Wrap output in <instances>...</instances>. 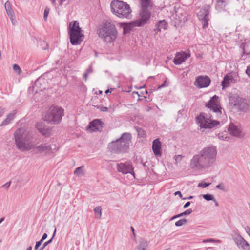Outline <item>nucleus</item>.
Returning a JSON list of instances; mask_svg holds the SVG:
<instances>
[{"label":"nucleus","mask_w":250,"mask_h":250,"mask_svg":"<svg viewBox=\"0 0 250 250\" xmlns=\"http://www.w3.org/2000/svg\"><path fill=\"white\" fill-rule=\"evenodd\" d=\"M217 149L213 146H208L203 148L198 154L194 155L190 161L192 168L203 169L211 166L215 161Z\"/></svg>","instance_id":"1"},{"label":"nucleus","mask_w":250,"mask_h":250,"mask_svg":"<svg viewBox=\"0 0 250 250\" xmlns=\"http://www.w3.org/2000/svg\"><path fill=\"white\" fill-rule=\"evenodd\" d=\"M131 138L130 133H124L120 138L109 143L108 148L112 153H114L126 152L129 149Z\"/></svg>","instance_id":"2"},{"label":"nucleus","mask_w":250,"mask_h":250,"mask_svg":"<svg viewBox=\"0 0 250 250\" xmlns=\"http://www.w3.org/2000/svg\"><path fill=\"white\" fill-rule=\"evenodd\" d=\"M99 37L107 43L113 42L117 36V31L115 25L106 21L102 23L97 30Z\"/></svg>","instance_id":"3"},{"label":"nucleus","mask_w":250,"mask_h":250,"mask_svg":"<svg viewBox=\"0 0 250 250\" xmlns=\"http://www.w3.org/2000/svg\"><path fill=\"white\" fill-rule=\"evenodd\" d=\"M64 110L61 106L52 105L49 107L45 113L43 119L44 121L53 125H58L62 121L64 115Z\"/></svg>","instance_id":"4"},{"label":"nucleus","mask_w":250,"mask_h":250,"mask_svg":"<svg viewBox=\"0 0 250 250\" xmlns=\"http://www.w3.org/2000/svg\"><path fill=\"white\" fill-rule=\"evenodd\" d=\"M70 42L72 45L80 44L83 40L84 35L82 33L81 28L77 21H72L70 22L68 28Z\"/></svg>","instance_id":"5"},{"label":"nucleus","mask_w":250,"mask_h":250,"mask_svg":"<svg viewBox=\"0 0 250 250\" xmlns=\"http://www.w3.org/2000/svg\"><path fill=\"white\" fill-rule=\"evenodd\" d=\"M112 12L121 18H128L132 12L129 5L119 0H114L110 4Z\"/></svg>","instance_id":"6"},{"label":"nucleus","mask_w":250,"mask_h":250,"mask_svg":"<svg viewBox=\"0 0 250 250\" xmlns=\"http://www.w3.org/2000/svg\"><path fill=\"white\" fill-rule=\"evenodd\" d=\"M25 131L23 128L17 129L14 133V138L16 147L18 149L24 151L31 148L30 141L24 136Z\"/></svg>","instance_id":"7"},{"label":"nucleus","mask_w":250,"mask_h":250,"mask_svg":"<svg viewBox=\"0 0 250 250\" xmlns=\"http://www.w3.org/2000/svg\"><path fill=\"white\" fill-rule=\"evenodd\" d=\"M197 122L200 124L201 128L205 129H211L220 125L219 121L214 120L212 116L209 114L205 113H200V115L196 118Z\"/></svg>","instance_id":"8"},{"label":"nucleus","mask_w":250,"mask_h":250,"mask_svg":"<svg viewBox=\"0 0 250 250\" xmlns=\"http://www.w3.org/2000/svg\"><path fill=\"white\" fill-rule=\"evenodd\" d=\"M229 103L242 111L246 110L248 108L247 100L240 97L239 95H230L229 98Z\"/></svg>","instance_id":"9"},{"label":"nucleus","mask_w":250,"mask_h":250,"mask_svg":"<svg viewBox=\"0 0 250 250\" xmlns=\"http://www.w3.org/2000/svg\"><path fill=\"white\" fill-rule=\"evenodd\" d=\"M207 106L215 113L218 118H221L222 115V108L220 105V100L216 95L210 99L207 104Z\"/></svg>","instance_id":"10"},{"label":"nucleus","mask_w":250,"mask_h":250,"mask_svg":"<svg viewBox=\"0 0 250 250\" xmlns=\"http://www.w3.org/2000/svg\"><path fill=\"white\" fill-rule=\"evenodd\" d=\"M45 90L49 92L47 81L43 76H42L36 80L34 85H32V92H34L35 94H38L41 92H45Z\"/></svg>","instance_id":"11"},{"label":"nucleus","mask_w":250,"mask_h":250,"mask_svg":"<svg viewBox=\"0 0 250 250\" xmlns=\"http://www.w3.org/2000/svg\"><path fill=\"white\" fill-rule=\"evenodd\" d=\"M151 13L149 9H141L140 12V18L136 20L135 23L137 26H142L146 24L149 20Z\"/></svg>","instance_id":"12"},{"label":"nucleus","mask_w":250,"mask_h":250,"mask_svg":"<svg viewBox=\"0 0 250 250\" xmlns=\"http://www.w3.org/2000/svg\"><path fill=\"white\" fill-rule=\"evenodd\" d=\"M211 80L208 76H199L196 78L194 85L199 88H204L208 86L210 83Z\"/></svg>","instance_id":"13"},{"label":"nucleus","mask_w":250,"mask_h":250,"mask_svg":"<svg viewBox=\"0 0 250 250\" xmlns=\"http://www.w3.org/2000/svg\"><path fill=\"white\" fill-rule=\"evenodd\" d=\"M117 170L119 172H122L123 174L127 173H131L134 177H135V173L133 171V168L131 164L126 163H120L117 164Z\"/></svg>","instance_id":"14"},{"label":"nucleus","mask_w":250,"mask_h":250,"mask_svg":"<svg viewBox=\"0 0 250 250\" xmlns=\"http://www.w3.org/2000/svg\"><path fill=\"white\" fill-rule=\"evenodd\" d=\"M104 127V124L100 119H95L89 124V128L92 131H100Z\"/></svg>","instance_id":"15"},{"label":"nucleus","mask_w":250,"mask_h":250,"mask_svg":"<svg viewBox=\"0 0 250 250\" xmlns=\"http://www.w3.org/2000/svg\"><path fill=\"white\" fill-rule=\"evenodd\" d=\"M51 150V146L47 144H42L37 146L32 145V153L48 152Z\"/></svg>","instance_id":"16"},{"label":"nucleus","mask_w":250,"mask_h":250,"mask_svg":"<svg viewBox=\"0 0 250 250\" xmlns=\"http://www.w3.org/2000/svg\"><path fill=\"white\" fill-rule=\"evenodd\" d=\"M36 127L45 137H49L51 134V128L50 127L45 128L43 122L38 123L36 125Z\"/></svg>","instance_id":"17"},{"label":"nucleus","mask_w":250,"mask_h":250,"mask_svg":"<svg viewBox=\"0 0 250 250\" xmlns=\"http://www.w3.org/2000/svg\"><path fill=\"white\" fill-rule=\"evenodd\" d=\"M152 147L154 154L156 156H161L162 154L161 143L159 139H156L153 141Z\"/></svg>","instance_id":"18"},{"label":"nucleus","mask_w":250,"mask_h":250,"mask_svg":"<svg viewBox=\"0 0 250 250\" xmlns=\"http://www.w3.org/2000/svg\"><path fill=\"white\" fill-rule=\"evenodd\" d=\"M210 6L209 5H205L201 9L200 11L197 14L198 18L201 20L208 17L209 13Z\"/></svg>","instance_id":"19"},{"label":"nucleus","mask_w":250,"mask_h":250,"mask_svg":"<svg viewBox=\"0 0 250 250\" xmlns=\"http://www.w3.org/2000/svg\"><path fill=\"white\" fill-rule=\"evenodd\" d=\"M168 27V23L165 20L158 21L155 26L153 31L155 34L160 32L162 29L166 30Z\"/></svg>","instance_id":"20"},{"label":"nucleus","mask_w":250,"mask_h":250,"mask_svg":"<svg viewBox=\"0 0 250 250\" xmlns=\"http://www.w3.org/2000/svg\"><path fill=\"white\" fill-rule=\"evenodd\" d=\"M190 56V55H188L185 53L182 54L177 53L173 60V62L175 64L179 65L181 64L182 62H184Z\"/></svg>","instance_id":"21"},{"label":"nucleus","mask_w":250,"mask_h":250,"mask_svg":"<svg viewBox=\"0 0 250 250\" xmlns=\"http://www.w3.org/2000/svg\"><path fill=\"white\" fill-rule=\"evenodd\" d=\"M229 133L236 137L241 136L242 130L240 128L235 126L234 124H231L228 128Z\"/></svg>","instance_id":"22"},{"label":"nucleus","mask_w":250,"mask_h":250,"mask_svg":"<svg viewBox=\"0 0 250 250\" xmlns=\"http://www.w3.org/2000/svg\"><path fill=\"white\" fill-rule=\"evenodd\" d=\"M233 79L230 74L225 75L221 82L223 89L228 87L229 83L233 82Z\"/></svg>","instance_id":"23"},{"label":"nucleus","mask_w":250,"mask_h":250,"mask_svg":"<svg viewBox=\"0 0 250 250\" xmlns=\"http://www.w3.org/2000/svg\"><path fill=\"white\" fill-rule=\"evenodd\" d=\"M229 0H217L215 8L219 11L224 10L227 4L229 3Z\"/></svg>","instance_id":"24"},{"label":"nucleus","mask_w":250,"mask_h":250,"mask_svg":"<svg viewBox=\"0 0 250 250\" xmlns=\"http://www.w3.org/2000/svg\"><path fill=\"white\" fill-rule=\"evenodd\" d=\"M5 8L6 11L7 15L9 16L10 19H12L14 17L15 14L13 10L11 3L9 0H7L5 3Z\"/></svg>","instance_id":"25"},{"label":"nucleus","mask_w":250,"mask_h":250,"mask_svg":"<svg viewBox=\"0 0 250 250\" xmlns=\"http://www.w3.org/2000/svg\"><path fill=\"white\" fill-rule=\"evenodd\" d=\"M148 247V242L146 240L141 239L139 245L135 248L134 250H146Z\"/></svg>","instance_id":"26"},{"label":"nucleus","mask_w":250,"mask_h":250,"mask_svg":"<svg viewBox=\"0 0 250 250\" xmlns=\"http://www.w3.org/2000/svg\"><path fill=\"white\" fill-rule=\"evenodd\" d=\"M15 114L16 111H14V112L8 114L7 116V118L2 122L1 126H5L8 125L10 123V122L14 119Z\"/></svg>","instance_id":"27"},{"label":"nucleus","mask_w":250,"mask_h":250,"mask_svg":"<svg viewBox=\"0 0 250 250\" xmlns=\"http://www.w3.org/2000/svg\"><path fill=\"white\" fill-rule=\"evenodd\" d=\"M141 9H149L151 7V0H140Z\"/></svg>","instance_id":"28"},{"label":"nucleus","mask_w":250,"mask_h":250,"mask_svg":"<svg viewBox=\"0 0 250 250\" xmlns=\"http://www.w3.org/2000/svg\"><path fill=\"white\" fill-rule=\"evenodd\" d=\"M192 212V210L191 209H188L186 211H185L184 212L181 213H180L179 214H177V215H175L174 216H173V217H172L170 219V221H171V220H173L177 218H179V217H182L183 216H186V215H189Z\"/></svg>","instance_id":"29"},{"label":"nucleus","mask_w":250,"mask_h":250,"mask_svg":"<svg viewBox=\"0 0 250 250\" xmlns=\"http://www.w3.org/2000/svg\"><path fill=\"white\" fill-rule=\"evenodd\" d=\"M138 101H144V102H148L152 100V98L150 97V95H147V96L145 95H137Z\"/></svg>","instance_id":"30"},{"label":"nucleus","mask_w":250,"mask_h":250,"mask_svg":"<svg viewBox=\"0 0 250 250\" xmlns=\"http://www.w3.org/2000/svg\"><path fill=\"white\" fill-rule=\"evenodd\" d=\"M238 247L242 250H250V245L245 240L239 245Z\"/></svg>","instance_id":"31"},{"label":"nucleus","mask_w":250,"mask_h":250,"mask_svg":"<svg viewBox=\"0 0 250 250\" xmlns=\"http://www.w3.org/2000/svg\"><path fill=\"white\" fill-rule=\"evenodd\" d=\"M233 239L238 247L245 240L240 235H237L234 236Z\"/></svg>","instance_id":"32"},{"label":"nucleus","mask_w":250,"mask_h":250,"mask_svg":"<svg viewBox=\"0 0 250 250\" xmlns=\"http://www.w3.org/2000/svg\"><path fill=\"white\" fill-rule=\"evenodd\" d=\"M136 131L139 137L145 138L146 136V131L140 127H137Z\"/></svg>","instance_id":"33"},{"label":"nucleus","mask_w":250,"mask_h":250,"mask_svg":"<svg viewBox=\"0 0 250 250\" xmlns=\"http://www.w3.org/2000/svg\"><path fill=\"white\" fill-rule=\"evenodd\" d=\"M56 231V229H55L52 237L50 239H49L48 241L44 243V244L39 249V250H43L45 248V247H46L48 244H49L50 243H51L52 242L53 238L54 236L55 235Z\"/></svg>","instance_id":"34"},{"label":"nucleus","mask_w":250,"mask_h":250,"mask_svg":"<svg viewBox=\"0 0 250 250\" xmlns=\"http://www.w3.org/2000/svg\"><path fill=\"white\" fill-rule=\"evenodd\" d=\"M83 167L81 166L76 168L74 171V174L78 176H81L83 174Z\"/></svg>","instance_id":"35"},{"label":"nucleus","mask_w":250,"mask_h":250,"mask_svg":"<svg viewBox=\"0 0 250 250\" xmlns=\"http://www.w3.org/2000/svg\"><path fill=\"white\" fill-rule=\"evenodd\" d=\"M101 208L100 206H97L94 209V212L95 214H97L98 216L96 217L97 218H101L102 216Z\"/></svg>","instance_id":"36"},{"label":"nucleus","mask_w":250,"mask_h":250,"mask_svg":"<svg viewBox=\"0 0 250 250\" xmlns=\"http://www.w3.org/2000/svg\"><path fill=\"white\" fill-rule=\"evenodd\" d=\"M38 43L43 50H45L48 48V44L45 41L40 40Z\"/></svg>","instance_id":"37"},{"label":"nucleus","mask_w":250,"mask_h":250,"mask_svg":"<svg viewBox=\"0 0 250 250\" xmlns=\"http://www.w3.org/2000/svg\"><path fill=\"white\" fill-rule=\"evenodd\" d=\"M13 69L14 71V72L18 75H20L21 72V68L17 64H14L13 65Z\"/></svg>","instance_id":"38"},{"label":"nucleus","mask_w":250,"mask_h":250,"mask_svg":"<svg viewBox=\"0 0 250 250\" xmlns=\"http://www.w3.org/2000/svg\"><path fill=\"white\" fill-rule=\"evenodd\" d=\"M187 222V220L186 219H182L178 220L175 223V225L176 227H180L183 225L185 223Z\"/></svg>","instance_id":"39"},{"label":"nucleus","mask_w":250,"mask_h":250,"mask_svg":"<svg viewBox=\"0 0 250 250\" xmlns=\"http://www.w3.org/2000/svg\"><path fill=\"white\" fill-rule=\"evenodd\" d=\"M204 199L207 201H211L214 200V196L213 195L207 194L202 195Z\"/></svg>","instance_id":"40"},{"label":"nucleus","mask_w":250,"mask_h":250,"mask_svg":"<svg viewBox=\"0 0 250 250\" xmlns=\"http://www.w3.org/2000/svg\"><path fill=\"white\" fill-rule=\"evenodd\" d=\"M201 20L202 21V27L203 29H205L208 26V21L209 20V18L208 17L207 18L203 19Z\"/></svg>","instance_id":"41"},{"label":"nucleus","mask_w":250,"mask_h":250,"mask_svg":"<svg viewBox=\"0 0 250 250\" xmlns=\"http://www.w3.org/2000/svg\"><path fill=\"white\" fill-rule=\"evenodd\" d=\"M246 46V43L245 42H242L240 44V48L242 50V53H243V55H242V57L244 55H248L249 54V53H247L245 51Z\"/></svg>","instance_id":"42"},{"label":"nucleus","mask_w":250,"mask_h":250,"mask_svg":"<svg viewBox=\"0 0 250 250\" xmlns=\"http://www.w3.org/2000/svg\"><path fill=\"white\" fill-rule=\"evenodd\" d=\"M216 188L219 189H220L222 191H226V188L224 184L223 183H220L218 185L216 186Z\"/></svg>","instance_id":"43"},{"label":"nucleus","mask_w":250,"mask_h":250,"mask_svg":"<svg viewBox=\"0 0 250 250\" xmlns=\"http://www.w3.org/2000/svg\"><path fill=\"white\" fill-rule=\"evenodd\" d=\"M210 185L209 183H201L198 184L199 187H202V188H206Z\"/></svg>","instance_id":"44"},{"label":"nucleus","mask_w":250,"mask_h":250,"mask_svg":"<svg viewBox=\"0 0 250 250\" xmlns=\"http://www.w3.org/2000/svg\"><path fill=\"white\" fill-rule=\"evenodd\" d=\"M11 183V181H9L8 182H7L6 183H5V184L3 185L1 188L8 189L9 188V187L10 186Z\"/></svg>","instance_id":"45"},{"label":"nucleus","mask_w":250,"mask_h":250,"mask_svg":"<svg viewBox=\"0 0 250 250\" xmlns=\"http://www.w3.org/2000/svg\"><path fill=\"white\" fill-rule=\"evenodd\" d=\"M42 243V241H41V240L37 242L36 245L35 246L34 250H38L39 247H40L41 246Z\"/></svg>","instance_id":"46"},{"label":"nucleus","mask_w":250,"mask_h":250,"mask_svg":"<svg viewBox=\"0 0 250 250\" xmlns=\"http://www.w3.org/2000/svg\"><path fill=\"white\" fill-rule=\"evenodd\" d=\"M85 72L88 74H90L93 72V67L92 64L89 66V67L86 70Z\"/></svg>","instance_id":"47"},{"label":"nucleus","mask_w":250,"mask_h":250,"mask_svg":"<svg viewBox=\"0 0 250 250\" xmlns=\"http://www.w3.org/2000/svg\"><path fill=\"white\" fill-rule=\"evenodd\" d=\"M49 9L48 8H45L44 10V15H43V17H44V18L45 19V20H46L47 19V16L49 14Z\"/></svg>","instance_id":"48"},{"label":"nucleus","mask_w":250,"mask_h":250,"mask_svg":"<svg viewBox=\"0 0 250 250\" xmlns=\"http://www.w3.org/2000/svg\"><path fill=\"white\" fill-rule=\"evenodd\" d=\"M131 30V28L127 26L124 27V34H125L127 33H128Z\"/></svg>","instance_id":"49"},{"label":"nucleus","mask_w":250,"mask_h":250,"mask_svg":"<svg viewBox=\"0 0 250 250\" xmlns=\"http://www.w3.org/2000/svg\"><path fill=\"white\" fill-rule=\"evenodd\" d=\"M246 73L250 78V64L247 66L246 70Z\"/></svg>","instance_id":"50"},{"label":"nucleus","mask_w":250,"mask_h":250,"mask_svg":"<svg viewBox=\"0 0 250 250\" xmlns=\"http://www.w3.org/2000/svg\"><path fill=\"white\" fill-rule=\"evenodd\" d=\"M167 85H168V83H167V80H165V81L164 82V83L163 84H162L161 85H160L158 86V88H160L163 87Z\"/></svg>","instance_id":"51"},{"label":"nucleus","mask_w":250,"mask_h":250,"mask_svg":"<svg viewBox=\"0 0 250 250\" xmlns=\"http://www.w3.org/2000/svg\"><path fill=\"white\" fill-rule=\"evenodd\" d=\"M245 229L246 231L247 232V233H248V234L250 237V227L249 226H247L245 228Z\"/></svg>","instance_id":"52"},{"label":"nucleus","mask_w":250,"mask_h":250,"mask_svg":"<svg viewBox=\"0 0 250 250\" xmlns=\"http://www.w3.org/2000/svg\"><path fill=\"white\" fill-rule=\"evenodd\" d=\"M174 194L175 195H178L180 197V198H181L182 199V198H183V197H182V194L181 192L180 191H176L175 192Z\"/></svg>","instance_id":"53"},{"label":"nucleus","mask_w":250,"mask_h":250,"mask_svg":"<svg viewBox=\"0 0 250 250\" xmlns=\"http://www.w3.org/2000/svg\"><path fill=\"white\" fill-rule=\"evenodd\" d=\"M47 234L46 233H44L43 234L41 240L43 242L45 239H46L47 238Z\"/></svg>","instance_id":"54"},{"label":"nucleus","mask_w":250,"mask_h":250,"mask_svg":"<svg viewBox=\"0 0 250 250\" xmlns=\"http://www.w3.org/2000/svg\"><path fill=\"white\" fill-rule=\"evenodd\" d=\"M190 205V202H187L184 205V207H183V208H187L188 207H189Z\"/></svg>","instance_id":"55"},{"label":"nucleus","mask_w":250,"mask_h":250,"mask_svg":"<svg viewBox=\"0 0 250 250\" xmlns=\"http://www.w3.org/2000/svg\"><path fill=\"white\" fill-rule=\"evenodd\" d=\"M130 89H131V87H129H129H128V88H126V89H125V90H123V89H122V90H121V92H127V93H128V92H130V91H131Z\"/></svg>","instance_id":"56"},{"label":"nucleus","mask_w":250,"mask_h":250,"mask_svg":"<svg viewBox=\"0 0 250 250\" xmlns=\"http://www.w3.org/2000/svg\"><path fill=\"white\" fill-rule=\"evenodd\" d=\"M215 241V240L213 239H206L203 241L204 242H214Z\"/></svg>","instance_id":"57"},{"label":"nucleus","mask_w":250,"mask_h":250,"mask_svg":"<svg viewBox=\"0 0 250 250\" xmlns=\"http://www.w3.org/2000/svg\"><path fill=\"white\" fill-rule=\"evenodd\" d=\"M10 20L11 21L12 24L13 25H15V22L16 21V20H15V16L14 15V17L12 18V19H10Z\"/></svg>","instance_id":"58"},{"label":"nucleus","mask_w":250,"mask_h":250,"mask_svg":"<svg viewBox=\"0 0 250 250\" xmlns=\"http://www.w3.org/2000/svg\"><path fill=\"white\" fill-rule=\"evenodd\" d=\"M88 74H87L86 72L83 74V79L85 80V81H86L88 78Z\"/></svg>","instance_id":"59"},{"label":"nucleus","mask_w":250,"mask_h":250,"mask_svg":"<svg viewBox=\"0 0 250 250\" xmlns=\"http://www.w3.org/2000/svg\"><path fill=\"white\" fill-rule=\"evenodd\" d=\"M101 110L103 112L107 111L108 108L106 107H102L101 109Z\"/></svg>","instance_id":"60"},{"label":"nucleus","mask_w":250,"mask_h":250,"mask_svg":"<svg viewBox=\"0 0 250 250\" xmlns=\"http://www.w3.org/2000/svg\"><path fill=\"white\" fill-rule=\"evenodd\" d=\"M4 113V109L2 108H0V117L2 116Z\"/></svg>","instance_id":"61"},{"label":"nucleus","mask_w":250,"mask_h":250,"mask_svg":"<svg viewBox=\"0 0 250 250\" xmlns=\"http://www.w3.org/2000/svg\"><path fill=\"white\" fill-rule=\"evenodd\" d=\"M182 157H183V156H182V155H178L176 156V159H175L176 161H177V159H180V160H181V159H182Z\"/></svg>","instance_id":"62"},{"label":"nucleus","mask_w":250,"mask_h":250,"mask_svg":"<svg viewBox=\"0 0 250 250\" xmlns=\"http://www.w3.org/2000/svg\"><path fill=\"white\" fill-rule=\"evenodd\" d=\"M193 198V196H190L188 197H186V198H182L183 200H187V199H191Z\"/></svg>","instance_id":"63"},{"label":"nucleus","mask_w":250,"mask_h":250,"mask_svg":"<svg viewBox=\"0 0 250 250\" xmlns=\"http://www.w3.org/2000/svg\"><path fill=\"white\" fill-rule=\"evenodd\" d=\"M112 90H110V89L108 88L105 91V94H108V93H111Z\"/></svg>","instance_id":"64"}]
</instances>
